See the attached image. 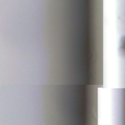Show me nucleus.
<instances>
[{
  "label": "nucleus",
  "instance_id": "1",
  "mask_svg": "<svg viewBox=\"0 0 125 125\" xmlns=\"http://www.w3.org/2000/svg\"><path fill=\"white\" fill-rule=\"evenodd\" d=\"M87 4H82V6L83 7H81V9L83 11L88 12L90 10V8L86 6Z\"/></svg>",
  "mask_w": 125,
  "mask_h": 125
},
{
  "label": "nucleus",
  "instance_id": "2",
  "mask_svg": "<svg viewBox=\"0 0 125 125\" xmlns=\"http://www.w3.org/2000/svg\"><path fill=\"white\" fill-rule=\"evenodd\" d=\"M86 83H89V80L88 79L86 80Z\"/></svg>",
  "mask_w": 125,
  "mask_h": 125
},
{
  "label": "nucleus",
  "instance_id": "3",
  "mask_svg": "<svg viewBox=\"0 0 125 125\" xmlns=\"http://www.w3.org/2000/svg\"><path fill=\"white\" fill-rule=\"evenodd\" d=\"M85 31V32H86V35H87V31Z\"/></svg>",
  "mask_w": 125,
  "mask_h": 125
},
{
  "label": "nucleus",
  "instance_id": "4",
  "mask_svg": "<svg viewBox=\"0 0 125 125\" xmlns=\"http://www.w3.org/2000/svg\"><path fill=\"white\" fill-rule=\"evenodd\" d=\"M85 67H86V68H87L88 67V66H85Z\"/></svg>",
  "mask_w": 125,
  "mask_h": 125
},
{
  "label": "nucleus",
  "instance_id": "5",
  "mask_svg": "<svg viewBox=\"0 0 125 125\" xmlns=\"http://www.w3.org/2000/svg\"><path fill=\"white\" fill-rule=\"evenodd\" d=\"M82 51H83V48H82Z\"/></svg>",
  "mask_w": 125,
  "mask_h": 125
},
{
  "label": "nucleus",
  "instance_id": "6",
  "mask_svg": "<svg viewBox=\"0 0 125 125\" xmlns=\"http://www.w3.org/2000/svg\"><path fill=\"white\" fill-rule=\"evenodd\" d=\"M85 45L86 46H87V45L86 44H85Z\"/></svg>",
  "mask_w": 125,
  "mask_h": 125
},
{
  "label": "nucleus",
  "instance_id": "7",
  "mask_svg": "<svg viewBox=\"0 0 125 125\" xmlns=\"http://www.w3.org/2000/svg\"><path fill=\"white\" fill-rule=\"evenodd\" d=\"M82 124H83V125H84V123H83Z\"/></svg>",
  "mask_w": 125,
  "mask_h": 125
},
{
  "label": "nucleus",
  "instance_id": "8",
  "mask_svg": "<svg viewBox=\"0 0 125 125\" xmlns=\"http://www.w3.org/2000/svg\"><path fill=\"white\" fill-rule=\"evenodd\" d=\"M82 118H83V117H82Z\"/></svg>",
  "mask_w": 125,
  "mask_h": 125
},
{
  "label": "nucleus",
  "instance_id": "9",
  "mask_svg": "<svg viewBox=\"0 0 125 125\" xmlns=\"http://www.w3.org/2000/svg\"><path fill=\"white\" fill-rule=\"evenodd\" d=\"M79 124H80V122H79Z\"/></svg>",
  "mask_w": 125,
  "mask_h": 125
},
{
  "label": "nucleus",
  "instance_id": "10",
  "mask_svg": "<svg viewBox=\"0 0 125 125\" xmlns=\"http://www.w3.org/2000/svg\"><path fill=\"white\" fill-rule=\"evenodd\" d=\"M86 50H87V48H86Z\"/></svg>",
  "mask_w": 125,
  "mask_h": 125
},
{
  "label": "nucleus",
  "instance_id": "11",
  "mask_svg": "<svg viewBox=\"0 0 125 125\" xmlns=\"http://www.w3.org/2000/svg\"><path fill=\"white\" fill-rule=\"evenodd\" d=\"M84 0L85 1V0Z\"/></svg>",
  "mask_w": 125,
  "mask_h": 125
},
{
  "label": "nucleus",
  "instance_id": "12",
  "mask_svg": "<svg viewBox=\"0 0 125 125\" xmlns=\"http://www.w3.org/2000/svg\"><path fill=\"white\" fill-rule=\"evenodd\" d=\"M83 16H84V15H83Z\"/></svg>",
  "mask_w": 125,
  "mask_h": 125
}]
</instances>
